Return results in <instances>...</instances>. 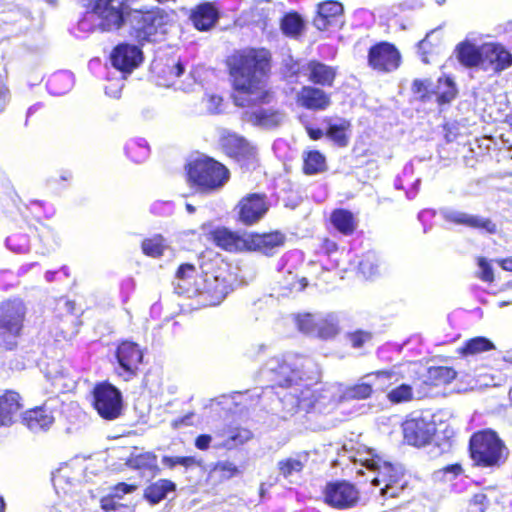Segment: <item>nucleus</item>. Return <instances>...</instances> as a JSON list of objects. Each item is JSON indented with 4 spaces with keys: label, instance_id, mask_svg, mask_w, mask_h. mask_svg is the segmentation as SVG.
<instances>
[{
    "label": "nucleus",
    "instance_id": "nucleus-1",
    "mask_svg": "<svg viewBox=\"0 0 512 512\" xmlns=\"http://www.w3.org/2000/svg\"><path fill=\"white\" fill-rule=\"evenodd\" d=\"M270 53L266 49L246 48L229 59L235 87L234 101L238 106L269 102L265 77L270 69Z\"/></svg>",
    "mask_w": 512,
    "mask_h": 512
},
{
    "label": "nucleus",
    "instance_id": "nucleus-2",
    "mask_svg": "<svg viewBox=\"0 0 512 512\" xmlns=\"http://www.w3.org/2000/svg\"><path fill=\"white\" fill-rule=\"evenodd\" d=\"M468 454L474 467L495 470L507 463L510 450L495 430L485 428L470 436Z\"/></svg>",
    "mask_w": 512,
    "mask_h": 512
},
{
    "label": "nucleus",
    "instance_id": "nucleus-3",
    "mask_svg": "<svg viewBox=\"0 0 512 512\" xmlns=\"http://www.w3.org/2000/svg\"><path fill=\"white\" fill-rule=\"evenodd\" d=\"M188 178L203 191L221 188L229 179V172L211 158H199L188 165Z\"/></svg>",
    "mask_w": 512,
    "mask_h": 512
},
{
    "label": "nucleus",
    "instance_id": "nucleus-4",
    "mask_svg": "<svg viewBox=\"0 0 512 512\" xmlns=\"http://www.w3.org/2000/svg\"><path fill=\"white\" fill-rule=\"evenodd\" d=\"M114 374L123 382L136 379L144 363V350L140 345L131 340H121L114 351Z\"/></svg>",
    "mask_w": 512,
    "mask_h": 512
},
{
    "label": "nucleus",
    "instance_id": "nucleus-5",
    "mask_svg": "<svg viewBox=\"0 0 512 512\" xmlns=\"http://www.w3.org/2000/svg\"><path fill=\"white\" fill-rule=\"evenodd\" d=\"M92 406L102 419L115 420L123 413L122 393L107 380L98 382L92 389Z\"/></svg>",
    "mask_w": 512,
    "mask_h": 512
},
{
    "label": "nucleus",
    "instance_id": "nucleus-6",
    "mask_svg": "<svg viewBox=\"0 0 512 512\" xmlns=\"http://www.w3.org/2000/svg\"><path fill=\"white\" fill-rule=\"evenodd\" d=\"M189 296H200L205 305L221 303L229 293L230 284L222 271L206 272L194 284V287H184Z\"/></svg>",
    "mask_w": 512,
    "mask_h": 512
},
{
    "label": "nucleus",
    "instance_id": "nucleus-7",
    "mask_svg": "<svg viewBox=\"0 0 512 512\" xmlns=\"http://www.w3.org/2000/svg\"><path fill=\"white\" fill-rule=\"evenodd\" d=\"M322 502L335 510H348L360 502L358 487L345 479L328 481L322 489Z\"/></svg>",
    "mask_w": 512,
    "mask_h": 512
},
{
    "label": "nucleus",
    "instance_id": "nucleus-8",
    "mask_svg": "<svg viewBox=\"0 0 512 512\" xmlns=\"http://www.w3.org/2000/svg\"><path fill=\"white\" fill-rule=\"evenodd\" d=\"M169 16L161 10L135 11L132 15L133 35L139 41H154L158 34H164Z\"/></svg>",
    "mask_w": 512,
    "mask_h": 512
},
{
    "label": "nucleus",
    "instance_id": "nucleus-9",
    "mask_svg": "<svg viewBox=\"0 0 512 512\" xmlns=\"http://www.w3.org/2000/svg\"><path fill=\"white\" fill-rule=\"evenodd\" d=\"M374 469L375 476L372 479V484L381 486V495L384 497H397L407 486L402 469L392 463L378 462L374 465Z\"/></svg>",
    "mask_w": 512,
    "mask_h": 512
},
{
    "label": "nucleus",
    "instance_id": "nucleus-10",
    "mask_svg": "<svg viewBox=\"0 0 512 512\" xmlns=\"http://www.w3.org/2000/svg\"><path fill=\"white\" fill-rule=\"evenodd\" d=\"M126 12V0H96L91 11L102 31L119 29L123 24Z\"/></svg>",
    "mask_w": 512,
    "mask_h": 512
},
{
    "label": "nucleus",
    "instance_id": "nucleus-11",
    "mask_svg": "<svg viewBox=\"0 0 512 512\" xmlns=\"http://www.w3.org/2000/svg\"><path fill=\"white\" fill-rule=\"evenodd\" d=\"M402 432L407 444L423 447L433 440L436 426L432 420L422 415H410L402 423Z\"/></svg>",
    "mask_w": 512,
    "mask_h": 512
},
{
    "label": "nucleus",
    "instance_id": "nucleus-12",
    "mask_svg": "<svg viewBox=\"0 0 512 512\" xmlns=\"http://www.w3.org/2000/svg\"><path fill=\"white\" fill-rule=\"evenodd\" d=\"M237 211L239 220L246 225H251L266 214L268 203L262 194H248L239 201Z\"/></svg>",
    "mask_w": 512,
    "mask_h": 512
},
{
    "label": "nucleus",
    "instance_id": "nucleus-13",
    "mask_svg": "<svg viewBox=\"0 0 512 512\" xmlns=\"http://www.w3.org/2000/svg\"><path fill=\"white\" fill-rule=\"evenodd\" d=\"M216 437L221 439L216 448L229 451L247 444L254 438V434L248 427L229 423L216 432Z\"/></svg>",
    "mask_w": 512,
    "mask_h": 512
},
{
    "label": "nucleus",
    "instance_id": "nucleus-14",
    "mask_svg": "<svg viewBox=\"0 0 512 512\" xmlns=\"http://www.w3.org/2000/svg\"><path fill=\"white\" fill-rule=\"evenodd\" d=\"M368 60L374 69L391 71L399 66L400 54L393 45L380 43L370 49Z\"/></svg>",
    "mask_w": 512,
    "mask_h": 512
},
{
    "label": "nucleus",
    "instance_id": "nucleus-15",
    "mask_svg": "<svg viewBox=\"0 0 512 512\" xmlns=\"http://www.w3.org/2000/svg\"><path fill=\"white\" fill-rule=\"evenodd\" d=\"M256 104L257 103H253L252 105ZM250 105L251 104L248 106ZM244 120L263 129H273L284 122L285 115L280 110L273 107L253 106L250 110L244 113Z\"/></svg>",
    "mask_w": 512,
    "mask_h": 512
},
{
    "label": "nucleus",
    "instance_id": "nucleus-16",
    "mask_svg": "<svg viewBox=\"0 0 512 512\" xmlns=\"http://www.w3.org/2000/svg\"><path fill=\"white\" fill-rule=\"evenodd\" d=\"M142 52L134 45L120 44L113 50L111 61L113 66L122 71L130 73L142 62Z\"/></svg>",
    "mask_w": 512,
    "mask_h": 512
},
{
    "label": "nucleus",
    "instance_id": "nucleus-17",
    "mask_svg": "<svg viewBox=\"0 0 512 512\" xmlns=\"http://www.w3.org/2000/svg\"><path fill=\"white\" fill-rule=\"evenodd\" d=\"M483 69L502 71L512 65V55L500 44L486 43L482 45Z\"/></svg>",
    "mask_w": 512,
    "mask_h": 512
},
{
    "label": "nucleus",
    "instance_id": "nucleus-18",
    "mask_svg": "<svg viewBox=\"0 0 512 512\" xmlns=\"http://www.w3.org/2000/svg\"><path fill=\"white\" fill-rule=\"evenodd\" d=\"M23 409L22 397L11 389L0 394V427L11 426Z\"/></svg>",
    "mask_w": 512,
    "mask_h": 512
},
{
    "label": "nucleus",
    "instance_id": "nucleus-19",
    "mask_svg": "<svg viewBox=\"0 0 512 512\" xmlns=\"http://www.w3.org/2000/svg\"><path fill=\"white\" fill-rule=\"evenodd\" d=\"M295 99L298 106L315 111L325 110L331 104L330 96L325 91L312 86H303Z\"/></svg>",
    "mask_w": 512,
    "mask_h": 512
},
{
    "label": "nucleus",
    "instance_id": "nucleus-20",
    "mask_svg": "<svg viewBox=\"0 0 512 512\" xmlns=\"http://www.w3.org/2000/svg\"><path fill=\"white\" fill-rule=\"evenodd\" d=\"M285 237L280 232L254 234L246 232V250L270 254L284 244Z\"/></svg>",
    "mask_w": 512,
    "mask_h": 512
},
{
    "label": "nucleus",
    "instance_id": "nucleus-21",
    "mask_svg": "<svg viewBox=\"0 0 512 512\" xmlns=\"http://www.w3.org/2000/svg\"><path fill=\"white\" fill-rule=\"evenodd\" d=\"M213 242L220 248L230 252L246 250V232L235 233L226 228H218L211 233Z\"/></svg>",
    "mask_w": 512,
    "mask_h": 512
},
{
    "label": "nucleus",
    "instance_id": "nucleus-22",
    "mask_svg": "<svg viewBox=\"0 0 512 512\" xmlns=\"http://www.w3.org/2000/svg\"><path fill=\"white\" fill-rule=\"evenodd\" d=\"M22 423L31 431L47 430L54 422L52 413L44 406H37L21 414Z\"/></svg>",
    "mask_w": 512,
    "mask_h": 512
},
{
    "label": "nucleus",
    "instance_id": "nucleus-23",
    "mask_svg": "<svg viewBox=\"0 0 512 512\" xmlns=\"http://www.w3.org/2000/svg\"><path fill=\"white\" fill-rule=\"evenodd\" d=\"M343 11V5L338 1L320 3L313 23L318 30H326L333 22H336L342 16Z\"/></svg>",
    "mask_w": 512,
    "mask_h": 512
},
{
    "label": "nucleus",
    "instance_id": "nucleus-24",
    "mask_svg": "<svg viewBox=\"0 0 512 512\" xmlns=\"http://www.w3.org/2000/svg\"><path fill=\"white\" fill-rule=\"evenodd\" d=\"M177 485L170 479L161 478L149 483L143 490V498L150 505H157L166 499L169 493L176 492Z\"/></svg>",
    "mask_w": 512,
    "mask_h": 512
},
{
    "label": "nucleus",
    "instance_id": "nucleus-25",
    "mask_svg": "<svg viewBox=\"0 0 512 512\" xmlns=\"http://www.w3.org/2000/svg\"><path fill=\"white\" fill-rule=\"evenodd\" d=\"M444 217L448 221L454 222L456 224H463L469 227L483 229L491 234L496 232V225L490 219L459 211H447L445 212Z\"/></svg>",
    "mask_w": 512,
    "mask_h": 512
},
{
    "label": "nucleus",
    "instance_id": "nucleus-26",
    "mask_svg": "<svg viewBox=\"0 0 512 512\" xmlns=\"http://www.w3.org/2000/svg\"><path fill=\"white\" fill-rule=\"evenodd\" d=\"M218 18L217 9L210 3H204L195 8L191 20L198 30H209Z\"/></svg>",
    "mask_w": 512,
    "mask_h": 512
},
{
    "label": "nucleus",
    "instance_id": "nucleus-27",
    "mask_svg": "<svg viewBox=\"0 0 512 512\" xmlns=\"http://www.w3.org/2000/svg\"><path fill=\"white\" fill-rule=\"evenodd\" d=\"M222 146L232 156L249 157L254 154V147L237 134H228L223 137Z\"/></svg>",
    "mask_w": 512,
    "mask_h": 512
},
{
    "label": "nucleus",
    "instance_id": "nucleus-28",
    "mask_svg": "<svg viewBox=\"0 0 512 512\" xmlns=\"http://www.w3.org/2000/svg\"><path fill=\"white\" fill-rule=\"evenodd\" d=\"M307 71L309 80L322 86H331L336 76L333 67L315 61L308 64Z\"/></svg>",
    "mask_w": 512,
    "mask_h": 512
},
{
    "label": "nucleus",
    "instance_id": "nucleus-29",
    "mask_svg": "<svg viewBox=\"0 0 512 512\" xmlns=\"http://www.w3.org/2000/svg\"><path fill=\"white\" fill-rule=\"evenodd\" d=\"M126 463L134 470L150 471L153 475H157L161 471L157 464V455L150 451L131 455Z\"/></svg>",
    "mask_w": 512,
    "mask_h": 512
},
{
    "label": "nucleus",
    "instance_id": "nucleus-30",
    "mask_svg": "<svg viewBox=\"0 0 512 512\" xmlns=\"http://www.w3.org/2000/svg\"><path fill=\"white\" fill-rule=\"evenodd\" d=\"M457 377V372L449 366H431L427 369L425 383L434 386H446Z\"/></svg>",
    "mask_w": 512,
    "mask_h": 512
},
{
    "label": "nucleus",
    "instance_id": "nucleus-31",
    "mask_svg": "<svg viewBox=\"0 0 512 512\" xmlns=\"http://www.w3.org/2000/svg\"><path fill=\"white\" fill-rule=\"evenodd\" d=\"M494 349L495 345L490 339L484 336H476L466 340L463 345L457 349V353L461 357H468Z\"/></svg>",
    "mask_w": 512,
    "mask_h": 512
},
{
    "label": "nucleus",
    "instance_id": "nucleus-32",
    "mask_svg": "<svg viewBox=\"0 0 512 512\" xmlns=\"http://www.w3.org/2000/svg\"><path fill=\"white\" fill-rule=\"evenodd\" d=\"M457 51L458 59L465 66H480L483 68L482 46L477 47L470 42H463L459 44Z\"/></svg>",
    "mask_w": 512,
    "mask_h": 512
},
{
    "label": "nucleus",
    "instance_id": "nucleus-33",
    "mask_svg": "<svg viewBox=\"0 0 512 512\" xmlns=\"http://www.w3.org/2000/svg\"><path fill=\"white\" fill-rule=\"evenodd\" d=\"M308 458L309 452L302 451L297 454L296 458L282 459L277 463L278 471L284 478L290 477L293 473H300L303 471Z\"/></svg>",
    "mask_w": 512,
    "mask_h": 512
},
{
    "label": "nucleus",
    "instance_id": "nucleus-34",
    "mask_svg": "<svg viewBox=\"0 0 512 512\" xmlns=\"http://www.w3.org/2000/svg\"><path fill=\"white\" fill-rule=\"evenodd\" d=\"M331 223L335 229L345 235L352 234L357 227L355 216L348 210L338 209L331 215Z\"/></svg>",
    "mask_w": 512,
    "mask_h": 512
},
{
    "label": "nucleus",
    "instance_id": "nucleus-35",
    "mask_svg": "<svg viewBox=\"0 0 512 512\" xmlns=\"http://www.w3.org/2000/svg\"><path fill=\"white\" fill-rule=\"evenodd\" d=\"M21 330L22 322H0V346L6 350L16 347Z\"/></svg>",
    "mask_w": 512,
    "mask_h": 512
},
{
    "label": "nucleus",
    "instance_id": "nucleus-36",
    "mask_svg": "<svg viewBox=\"0 0 512 512\" xmlns=\"http://www.w3.org/2000/svg\"><path fill=\"white\" fill-rule=\"evenodd\" d=\"M350 122L339 119L335 123H329L326 136L339 147H345L349 143Z\"/></svg>",
    "mask_w": 512,
    "mask_h": 512
},
{
    "label": "nucleus",
    "instance_id": "nucleus-37",
    "mask_svg": "<svg viewBox=\"0 0 512 512\" xmlns=\"http://www.w3.org/2000/svg\"><path fill=\"white\" fill-rule=\"evenodd\" d=\"M303 171L307 175L322 173L327 169L325 156L317 150L303 153Z\"/></svg>",
    "mask_w": 512,
    "mask_h": 512
},
{
    "label": "nucleus",
    "instance_id": "nucleus-38",
    "mask_svg": "<svg viewBox=\"0 0 512 512\" xmlns=\"http://www.w3.org/2000/svg\"><path fill=\"white\" fill-rule=\"evenodd\" d=\"M373 391V384L357 382L347 386L342 391L340 398L343 401L366 400L372 396Z\"/></svg>",
    "mask_w": 512,
    "mask_h": 512
},
{
    "label": "nucleus",
    "instance_id": "nucleus-39",
    "mask_svg": "<svg viewBox=\"0 0 512 512\" xmlns=\"http://www.w3.org/2000/svg\"><path fill=\"white\" fill-rule=\"evenodd\" d=\"M373 376L375 381L373 385H376V390L384 392L388 387L397 383L401 375L393 370H377L368 374Z\"/></svg>",
    "mask_w": 512,
    "mask_h": 512
},
{
    "label": "nucleus",
    "instance_id": "nucleus-40",
    "mask_svg": "<svg viewBox=\"0 0 512 512\" xmlns=\"http://www.w3.org/2000/svg\"><path fill=\"white\" fill-rule=\"evenodd\" d=\"M212 471L218 474L219 481L221 482L228 481L242 474L241 468L228 460L217 461L213 465Z\"/></svg>",
    "mask_w": 512,
    "mask_h": 512
},
{
    "label": "nucleus",
    "instance_id": "nucleus-41",
    "mask_svg": "<svg viewBox=\"0 0 512 512\" xmlns=\"http://www.w3.org/2000/svg\"><path fill=\"white\" fill-rule=\"evenodd\" d=\"M167 249V244L164 238L160 235H155L151 238L145 239L142 242V250L144 254L150 257H159L163 255Z\"/></svg>",
    "mask_w": 512,
    "mask_h": 512
},
{
    "label": "nucleus",
    "instance_id": "nucleus-42",
    "mask_svg": "<svg viewBox=\"0 0 512 512\" xmlns=\"http://www.w3.org/2000/svg\"><path fill=\"white\" fill-rule=\"evenodd\" d=\"M387 400L392 404L409 402L413 399V388L409 384H400L387 393Z\"/></svg>",
    "mask_w": 512,
    "mask_h": 512
},
{
    "label": "nucleus",
    "instance_id": "nucleus-43",
    "mask_svg": "<svg viewBox=\"0 0 512 512\" xmlns=\"http://www.w3.org/2000/svg\"><path fill=\"white\" fill-rule=\"evenodd\" d=\"M304 24L303 20L297 13H289L287 14L281 23V28L283 32L288 36H297L303 30Z\"/></svg>",
    "mask_w": 512,
    "mask_h": 512
},
{
    "label": "nucleus",
    "instance_id": "nucleus-44",
    "mask_svg": "<svg viewBox=\"0 0 512 512\" xmlns=\"http://www.w3.org/2000/svg\"><path fill=\"white\" fill-rule=\"evenodd\" d=\"M456 92L455 85L451 79H439L435 91L439 102L449 103L456 96Z\"/></svg>",
    "mask_w": 512,
    "mask_h": 512
},
{
    "label": "nucleus",
    "instance_id": "nucleus-45",
    "mask_svg": "<svg viewBox=\"0 0 512 512\" xmlns=\"http://www.w3.org/2000/svg\"><path fill=\"white\" fill-rule=\"evenodd\" d=\"M464 473L461 463L448 464L434 472V477L439 481H451Z\"/></svg>",
    "mask_w": 512,
    "mask_h": 512
},
{
    "label": "nucleus",
    "instance_id": "nucleus-46",
    "mask_svg": "<svg viewBox=\"0 0 512 512\" xmlns=\"http://www.w3.org/2000/svg\"><path fill=\"white\" fill-rule=\"evenodd\" d=\"M3 317L8 320H15L25 317V307L20 300L5 302L2 304Z\"/></svg>",
    "mask_w": 512,
    "mask_h": 512
},
{
    "label": "nucleus",
    "instance_id": "nucleus-47",
    "mask_svg": "<svg viewBox=\"0 0 512 512\" xmlns=\"http://www.w3.org/2000/svg\"><path fill=\"white\" fill-rule=\"evenodd\" d=\"M490 505V500L484 491H479L471 496L467 502V512H485Z\"/></svg>",
    "mask_w": 512,
    "mask_h": 512
},
{
    "label": "nucleus",
    "instance_id": "nucleus-48",
    "mask_svg": "<svg viewBox=\"0 0 512 512\" xmlns=\"http://www.w3.org/2000/svg\"><path fill=\"white\" fill-rule=\"evenodd\" d=\"M162 463L169 469H173L177 465H181L186 468L192 467L197 465L198 461L194 456H163Z\"/></svg>",
    "mask_w": 512,
    "mask_h": 512
},
{
    "label": "nucleus",
    "instance_id": "nucleus-49",
    "mask_svg": "<svg viewBox=\"0 0 512 512\" xmlns=\"http://www.w3.org/2000/svg\"><path fill=\"white\" fill-rule=\"evenodd\" d=\"M195 274V267L190 264H183L179 267L177 271V279H178V288L183 290L186 293V289L184 287H190V280L193 278Z\"/></svg>",
    "mask_w": 512,
    "mask_h": 512
},
{
    "label": "nucleus",
    "instance_id": "nucleus-50",
    "mask_svg": "<svg viewBox=\"0 0 512 512\" xmlns=\"http://www.w3.org/2000/svg\"><path fill=\"white\" fill-rule=\"evenodd\" d=\"M313 330L315 331L316 337L322 340H328L337 335L339 328L335 322H322L321 326H315Z\"/></svg>",
    "mask_w": 512,
    "mask_h": 512
},
{
    "label": "nucleus",
    "instance_id": "nucleus-51",
    "mask_svg": "<svg viewBox=\"0 0 512 512\" xmlns=\"http://www.w3.org/2000/svg\"><path fill=\"white\" fill-rule=\"evenodd\" d=\"M203 110L209 114L221 112L222 98L215 94H207L202 100Z\"/></svg>",
    "mask_w": 512,
    "mask_h": 512
},
{
    "label": "nucleus",
    "instance_id": "nucleus-52",
    "mask_svg": "<svg viewBox=\"0 0 512 512\" xmlns=\"http://www.w3.org/2000/svg\"><path fill=\"white\" fill-rule=\"evenodd\" d=\"M376 262L377 261L374 255H368L359 264L361 273L367 278L376 275L378 273V264Z\"/></svg>",
    "mask_w": 512,
    "mask_h": 512
},
{
    "label": "nucleus",
    "instance_id": "nucleus-53",
    "mask_svg": "<svg viewBox=\"0 0 512 512\" xmlns=\"http://www.w3.org/2000/svg\"><path fill=\"white\" fill-rule=\"evenodd\" d=\"M478 267H479L478 276L481 280H483L485 282H492L494 280L492 266L486 258H484V257L478 258Z\"/></svg>",
    "mask_w": 512,
    "mask_h": 512
},
{
    "label": "nucleus",
    "instance_id": "nucleus-54",
    "mask_svg": "<svg viewBox=\"0 0 512 512\" xmlns=\"http://www.w3.org/2000/svg\"><path fill=\"white\" fill-rule=\"evenodd\" d=\"M348 338L351 342L352 347L360 348L367 341L371 340L372 333L364 330H356L348 334Z\"/></svg>",
    "mask_w": 512,
    "mask_h": 512
},
{
    "label": "nucleus",
    "instance_id": "nucleus-55",
    "mask_svg": "<svg viewBox=\"0 0 512 512\" xmlns=\"http://www.w3.org/2000/svg\"><path fill=\"white\" fill-rule=\"evenodd\" d=\"M137 488V484H127L125 482H119L112 487V494H114L118 498H122L124 495L136 491Z\"/></svg>",
    "mask_w": 512,
    "mask_h": 512
},
{
    "label": "nucleus",
    "instance_id": "nucleus-56",
    "mask_svg": "<svg viewBox=\"0 0 512 512\" xmlns=\"http://www.w3.org/2000/svg\"><path fill=\"white\" fill-rule=\"evenodd\" d=\"M116 498H118V497L112 493L102 497L100 499L101 509L104 510L105 512H109V511L117 510L119 507H123L124 505L119 504L116 501Z\"/></svg>",
    "mask_w": 512,
    "mask_h": 512
},
{
    "label": "nucleus",
    "instance_id": "nucleus-57",
    "mask_svg": "<svg viewBox=\"0 0 512 512\" xmlns=\"http://www.w3.org/2000/svg\"><path fill=\"white\" fill-rule=\"evenodd\" d=\"M212 437L209 434H200L195 439V447L201 451H206L210 448Z\"/></svg>",
    "mask_w": 512,
    "mask_h": 512
},
{
    "label": "nucleus",
    "instance_id": "nucleus-58",
    "mask_svg": "<svg viewBox=\"0 0 512 512\" xmlns=\"http://www.w3.org/2000/svg\"><path fill=\"white\" fill-rule=\"evenodd\" d=\"M122 90V84L119 82L111 83L106 87V94L113 98H118Z\"/></svg>",
    "mask_w": 512,
    "mask_h": 512
},
{
    "label": "nucleus",
    "instance_id": "nucleus-59",
    "mask_svg": "<svg viewBox=\"0 0 512 512\" xmlns=\"http://www.w3.org/2000/svg\"><path fill=\"white\" fill-rule=\"evenodd\" d=\"M183 71H184V68L181 63H177L169 68V74L172 79L181 76Z\"/></svg>",
    "mask_w": 512,
    "mask_h": 512
},
{
    "label": "nucleus",
    "instance_id": "nucleus-60",
    "mask_svg": "<svg viewBox=\"0 0 512 512\" xmlns=\"http://www.w3.org/2000/svg\"><path fill=\"white\" fill-rule=\"evenodd\" d=\"M496 262L503 270L512 272V257L498 259Z\"/></svg>",
    "mask_w": 512,
    "mask_h": 512
},
{
    "label": "nucleus",
    "instance_id": "nucleus-61",
    "mask_svg": "<svg viewBox=\"0 0 512 512\" xmlns=\"http://www.w3.org/2000/svg\"><path fill=\"white\" fill-rule=\"evenodd\" d=\"M306 130H307L309 137L312 140H318V139L322 138V136L324 135V133L321 129L307 127Z\"/></svg>",
    "mask_w": 512,
    "mask_h": 512
},
{
    "label": "nucleus",
    "instance_id": "nucleus-62",
    "mask_svg": "<svg viewBox=\"0 0 512 512\" xmlns=\"http://www.w3.org/2000/svg\"><path fill=\"white\" fill-rule=\"evenodd\" d=\"M190 416L191 415H186V416L180 417L179 419L175 420L173 423L174 427H178L179 425L187 424Z\"/></svg>",
    "mask_w": 512,
    "mask_h": 512
},
{
    "label": "nucleus",
    "instance_id": "nucleus-63",
    "mask_svg": "<svg viewBox=\"0 0 512 512\" xmlns=\"http://www.w3.org/2000/svg\"><path fill=\"white\" fill-rule=\"evenodd\" d=\"M295 381L291 378H286L284 379L282 382H280V386L282 387H290L291 385H293Z\"/></svg>",
    "mask_w": 512,
    "mask_h": 512
},
{
    "label": "nucleus",
    "instance_id": "nucleus-64",
    "mask_svg": "<svg viewBox=\"0 0 512 512\" xmlns=\"http://www.w3.org/2000/svg\"><path fill=\"white\" fill-rule=\"evenodd\" d=\"M414 86L417 87V90L418 91H421V87L423 86L424 90H427V86H426V83L422 82V81H419V80H416L414 82Z\"/></svg>",
    "mask_w": 512,
    "mask_h": 512
}]
</instances>
